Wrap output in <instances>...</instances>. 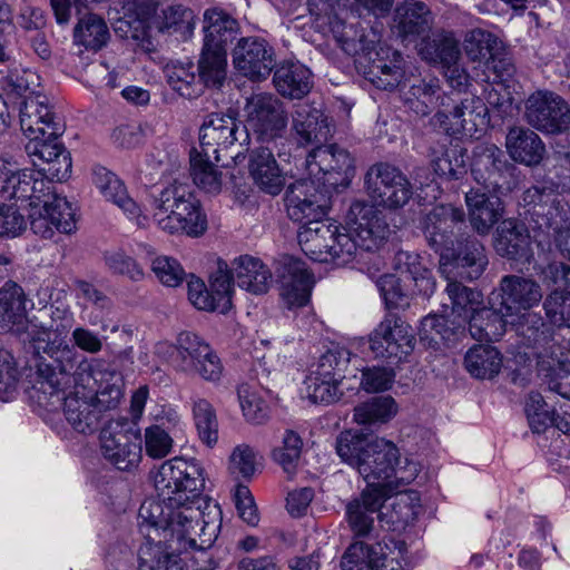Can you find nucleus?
Instances as JSON below:
<instances>
[{"label": "nucleus", "mask_w": 570, "mask_h": 570, "mask_svg": "<svg viewBox=\"0 0 570 570\" xmlns=\"http://www.w3.org/2000/svg\"><path fill=\"white\" fill-rule=\"evenodd\" d=\"M491 307H481L469 317V333L476 341H498L509 324L508 314L490 298Z\"/></svg>", "instance_id": "38"}, {"label": "nucleus", "mask_w": 570, "mask_h": 570, "mask_svg": "<svg viewBox=\"0 0 570 570\" xmlns=\"http://www.w3.org/2000/svg\"><path fill=\"white\" fill-rule=\"evenodd\" d=\"M213 156H204V151L194 150L190 154V176L194 184L208 194L222 190V171L212 161Z\"/></svg>", "instance_id": "56"}, {"label": "nucleus", "mask_w": 570, "mask_h": 570, "mask_svg": "<svg viewBox=\"0 0 570 570\" xmlns=\"http://www.w3.org/2000/svg\"><path fill=\"white\" fill-rule=\"evenodd\" d=\"M465 204L472 228L482 236L491 232L503 214V205L498 196L490 197L478 189L465 194Z\"/></svg>", "instance_id": "36"}, {"label": "nucleus", "mask_w": 570, "mask_h": 570, "mask_svg": "<svg viewBox=\"0 0 570 570\" xmlns=\"http://www.w3.org/2000/svg\"><path fill=\"white\" fill-rule=\"evenodd\" d=\"M28 321L23 288L11 281L4 283L0 288V333L21 335Z\"/></svg>", "instance_id": "34"}, {"label": "nucleus", "mask_w": 570, "mask_h": 570, "mask_svg": "<svg viewBox=\"0 0 570 570\" xmlns=\"http://www.w3.org/2000/svg\"><path fill=\"white\" fill-rule=\"evenodd\" d=\"M196 26L194 11L183 4H169L157 11L150 19V27L158 32L178 35L186 40L191 37Z\"/></svg>", "instance_id": "43"}, {"label": "nucleus", "mask_w": 570, "mask_h": 570, "mask_svg": "<svg viewBox=\"0 0 570 570\" xmlns=\"http://www.w3.org/2000/svg\"><path fill=\"white\" fill-rule=\"evenodd\" d=\"M46 353L50 362L41 361L37 364L38 401L45 406H56L61 401L63 389L70 382L91 383L94 365L90 360L81 355L75 346L66 341V334L55 335L53 343Z\"/></svg>", "instance_id": "3"}, {"label": "nucleus", "mask_w": 570, "mask_h": 570, "mask_svg": "<svg viewBox=\"0 0 570 570\" xmlns=\"http://www.w3.org/2000/svg\"><path fill=\"white\" fill-rule=\"evenodd\" d=\"M20 175L19 185H16L17 194L13 199L37 208L40 204L43 207L46 200H50L56 195L52 189V181L55 179H48L38 169H22Z\"/></svg>", "instance_id": "48"}, {"label": "nucleus", "mask_w": 570, "mask_h": 570, "mask_svg": "<svg viewBox=\"0 0 570 570\" xmlns=\"http://www.w3.org/2000/svg\"><path fill=\"white\" fill-rule=\"evenodd\" d=\"M358 473L366 482L360 498L346 507L348 524L356 537L370 534L377 511L393 491V479L402 483L412 482L419 466L407 458H402L397 446L385 439H373Z\"/></svg>", "instance_id": "2"}, {"label": "nucleus", "mask_w": 570, "mask_h": 570, "mask_svg": "<svg viewBox=\"0 0 570 570\" xmlns=\"http://www.w3.org/2000/svg\"><path fill=\"white\" fill-rule=\"evenodd\" d=\"M246 130L262 146H274L279 158L286 157L284 147L288 117L283 102L273 94H253L246 99Z\"/></svg>", "instance_id": "6"}, {"label": "nucleus", "mask_w": 570, "mask_h": 570, "mask_svg": "<svg viewBox=\"0 0 570 570\" xmlns=\"http://www.w3.org/2000/svg\"><path fill=\"white\" fill-rule=\"evenodd\" d=\"M368 342L376 358L399 363L413 352L415 338L405 321L395 313H389L371 333Z\"/></svg>", "instance_id": "13"}, {"label": "nucleus", "mask_w": 570, "mask_h": 570, "mask_svg": "<svg viewBox=\"0 0 570 570\" xmlns=\"http://www.w3.org/2000/svg\"><path fill=\"white\" fill-rule=\"evenodd\" d=\"M204 47L227 52V47L238 32V22L222 9L210 8L204 12Z\"/></svg>", "instance_id": "41"}, {"label": "nucleus", "mask_w": 570, "mask_h": 570, "mask_svg": "<svg viewBox=\"0 0 570 570\" xmlns=\"http://www.w3.org/2000/svg\"><path fill=\"white\" fill-rule=\"evenodd\" d=\"M139 429L127 417L110 420L100 432L104 458L121 471L136 468L141 460V446L138 443Z\"/></svg>", "instance_id": "10"}, {"label": "nucleus", "mask_w": 570, "mask_h": 570, "mask_svg": "<svg viewBox=\"0 0 570 570\" xmlns=\"http://www.w3.org/2000/svg\"><path fill=\"white\" fill-rule=\"evenodd\" d=\"M91 383H79L72 385L67 392V387L63 389L61 394L62 411L68 424L78 433L91 434L99 428L101 415L99 409H97L94 401V394ZM56 406H49L56 409Z\"/></svg>", "instance_id": "21"}, {"label": "nucleus", "mask_w": 570, "mask_h": 570, "mask_svg": "<svg viewBox=\"0 0 570 570\" xmlns=\"http://www.w3.org/2000/svg\"><path fill=\"white\" fill-rule=\"evenodd\" d=\"M208 512L200 518L199 527L195 528L190 534L180 541L195 549L196 552L191 558V570H214L216 564L212 554L206 550L217 538L220 528V510L218 505H208Z\"/></svg>", "instance_id": "30"}, {"label": "nucleus", "mask_w": 570, "mask_h": 570, "mask_svg": "<svg viewBox=\"0 0 570 570\" xmlns=\"http://www.w3.org/2000/svg\"><path fill=\"white\" fill-rule=\"evenodd\" d=\"M465 223V213L462 208L451 204L434 206L424 215L421 226L425 239L431 248L441 256H448L445 250H452L462 236L459 232Z\"/></svg>", "instance_id": "15"}, {"label": "nucleus", "mask_w": 570, "mask_h": 570, "mask_svg": "<svg viewBox=\"0 0 570 570\" xmlns=\"http://www.w3.org/2000/svg\"><path fill=\"white\" fill-rule=\"evenodd\" d=\"M150 259L151 271L158 281L169 287H176L183 283L186 274L180 263L169 256L158 255L149 246H144Z\"/></svg>", "instance_id": "64"}, {"label": "nucleus", "mask_w": 570, "mask_h": 570, "mask_svg": "<svg viewBox=\"0 0 570 570\" xmlns=\"http://www.w3.org/2000/svg\"><path fill=\"white\" fill-rule=\"evenodd\" d=\"M70 326V317L67 320L66 324L57 325L55 328L52 324L50 326H46L36 323L33 320H29L21 332V335L18 336L21 337L23 342L30 343L37 354H46L49 351V347H51V343H53L55 335L59 334L60 337H62L67 334Z\"/></svg>", "instance_id": "58"}, {"label": "nucleus", "mask_w": 570, "mask_h": 570, "mask_svg": "<svg viewBox=\"0 0 570 570\" xmlns=\"http://www.w3.org/2000/svg\"><path fill=\"white\" fill-rule=\"evenodd\" d=\"M419 53L422 59L440 63L442 67L460 60L461 51L459 41L452 32L435 31L432 36L423 37L419 45Z\"/></svg>", "instance_id": "46"}, {"label": "nucleus", "mask_w": 570, "mask_h": 570, "mask_svg": "<svg viewBox=\"0 0 570 570\" xmlns=\"http://www.w3.org/2000/svg\"><path fill=\"white\" fill-rule=\"evenodd\" d=\"M386 552L381 543L367 544L364 541H355L344 553L342 570H382L385 564Z\"/></svg>", "instance_id": "49"}, {"label": "nucleus", "mask_w": 570, "mask_h": 570, "mask_svg": "<svg viewBox=\"0 0 570 570\" xmlns=\"http://www.w3.org/2000/svg\"><path fill=\"white\" fill-rule=\"evenodd\" d=\"M92 382V399L100 415L105 411L116 409L124 396L121 374L116 370L94 368Z\"/></svg>", "instance_id": "45"}, {"label": "nucleus", "mask_w": 570, "mask_h": 570, "mask_svg": "<svg viewBox=\"0 0 570 570\" xmlns=\"http://www.w3.org/2000/svg\"><path fill=\"white\" fill-rule=\"evenodd\" d=\"M321 3L322 7L316 1L313 3L317 8L316 16L327 20L340 47L350 56H360V59L371 53V49L380 42L379 33L373 28H364L356 14L342 7L340 0H324Z\"/></svg>", "instance_id": "7"}, {"label": "nucleus", "mask_w": 570, "mask_h": 570, "mask_svg": "<svg viewBox=\"0 0 570 570\" xmlns=\"http://www.w3.org/2000/svg\"><path fill=\"white\" fill-rule=\"evenodd\" d=\"M274 146L255 148L249 156V173L255 184L269 195H277L284 187L285 177L279 168Z\"/></svg>", "instance_id": "33"}, {"label": "nucleus", "mask_w": 570, "mask_h": 570, "mask_svg": "<svg viewBox=\"0 0 570 570\" xmlns=\"http://www.w3.org/2000/svg\"><path fill=\"white\" fill-rule=\"evenodd\" d=\"M73 37L76 43L83 46L86 49L97 51L107 45L109 30L101 17L89 13L79 19Z\"/></svg>", "instance_id": "57"}, {"label": "nucleus", "mask_w": 570, "mask_h": 570, "mask_svg": "<svg viewBox=\"0 0 570 570\" xmlns=\"http://www.w3.org/2000/svg\"><path fill=\"white\" fill-rule=\"evenodd\" d=\"M433 122L450 136L473 137L488 122V108L478 97H468L456 105L450 114L438 110Z\"/></svg>", "instance_id": "23"}, {"label": "nucleus", "mask_w": 570, "mask_h": 570, "mask_svg": "<svg viewBox=\"0 0 570 570\" xmlns=\"http://www.w3.org/2000/svg\"><path fill=\"white\" fill-rule=\"evenodd\" d=\"M206 512L199 508L183 507L176 501L165 500L157 494V499H149L142 502L139 508V518L142 523H147L156 529L169 530L178 540L199 527L200 518Z\"/></svg>", "instance_id": "9"}, {"label": "nucleus", "mask_w": 570, "mask_h": 570, "mask_svg": "<svg viewBox=\"0 0 570 570\" xmlns=\"http://www.w3.org/2000/svg\"><path fill=\"white\" fill-rule=\"evenodd\" d=\"M524 119L537 130L559 134L569 128L570 108L559 95L538 90L524 102Z\"/></svg>", "instance_id": "17"}, {"label": "nucleus", "mask_w": 570, "mask_h": 570, "mask_svg": "<svg viewBox=\"0 0 570 570\" xmlns=\"http://www.w3.org/2000/svg\"><path fill=\"white\" fill-rule=\"evenodd\" d=\"M420 508L417 493L406 491L397 493L389 505L383 503L374 513H379L380 522L389 530L401 531L416 519Z\"/></svg>", "instance_id": "42"}, {"label": "nucleus", "mask_w": 570, "mask_h": 570, "mask_svg": "<svg viewBox=\"0 0 570 570\" xmlns=\"http://www.w3.org/2000/svg\"><path fill=\"white\" fill-rule=\"evenodd\" d=\"M311 77L309 69L304 65L285 61L275 70L273 80L282 96L301 99L312 88Z\"/></svg>", "instance_id": "44"}, {"label": "nucleus", "mask_w": 570, "mask_h": 570, "mask_svg": "<svg viewBox=\"0 0 570 570\" xmlns=\"http://www.w3.org/2000/svg\"><path fill=\"white\" fill-rule=\"evenodd\" d=\"M542 306L550 325L570 328V287H556L544 297Z\"/></svg>", "instance_id": "60"}, {"label": "nucleus", "mask_w": 570, "mask_h": 570, "mask_svg": "<svg viewBox=\"0 0 570 570\" xmlns=\"http://www.w3.org/2000/svg\"><path fill=\"white\" fill-rule=\"evenodd\" d=\"M393 265L401 276L414 283L419 294L423 296L433 294L435 281L419 254L400 250L394 256Z\"/></svg>", "instance_id": "47"}, {"label": "nucleus", "mask_w": 570, "mask_h": 570, "mask_svg": "<svg viewBox=\"0 0 570 570\" xmlns=\"http://www.w3.org/2000/svg\"><path fill=\"white\" fill-rule=\"evenodd\" d=\"M534 356L541 385L567 400L570 393V351L551 336L549 342L534 350Z\"/></svg>", "instance_id": "16"}, {"label": "nucleus", "mask_w": 570, "mask_h": 570, "mask_svg": "<svg viewBox=\"0 0 570 570\" xmlns=\"http://www.w3.org/2000/svg\"><path fill=\"white\" fill-rule=\"evenodd\" d=\"M232 271L237 285L252 294H265L271 286L272 273L257 257L242 255L235 258Z\"/></svg>", "instance_id": "37"}, {"label": "nucleus", "mask_w": 570, "mask_h": 570, "mask_svg": "<svg viewBox=\"0 0 570 570\" xmlns=\"http://www.w3.org/2000/svg\"><path fill=\"white\" fill-rule=\"evenodd\" d=\"M505 140L507 150L514 161L527 166H537L542 161L546 147L533 130L513 127L509 130Z\"/></svg>", "instance_id": "39"}, {"label": "nucleus", "mask_w": 570, "mask_h": 570, "mask_svg": "<svg viewBox=\"0 0 570 570\" xmlns=\"http://www.w3.org/2000/svg\"><path fill=\"white\" fill-rule=\"evenodd\" d=\"M169 363L185 373L198 374L216 382L223 374V364L210 345L191 332H181L175 345L165 346Z\"/></svg>", "instance_id": "8"}, {"label": "nucleus", "mask_w": 570, "mask_h": 570, "mask_svg": "<svg viewBox=\"0 0 570 570\" xmlns=\"http://www.w3.org/2000/svg\"><path fill=\"white\" fill-rule=\"evenodd\" d=\"M471 174L488 190L504 195L518 184L517 167L495 145H480L473 151Z\"/></svg>", "instance_id": "11"}, {"label": "nucleus", "mask_w": 570, "mask_h": 570, "mask_svg": "<svg viewBox=\"0 0 570 570\" xmlns=\"http://www.w3.org/2000/svg\"><path fill=\"white\" fill-rule=\"evenodd\" d=\"M509 324L515 326V332L523 344L533 350L549 342L554 333L553 326L547 323L540 313L529 311L519 315L517 322L509 321Z\"/></svg>", "instance_id": "52"}, {"label": "nucleus", "mask_w": 570, "mask_h": 570, "mask_svg": "<svg viewBox=\"0 0 570 570\" xmlns=\"http://www.w3.org/2000/svg\"><path fill=\"white\" fill-rule=\"evenodd\" d=\"M20 125L26 135L32 138L60 136L62 127L55 121V116L48 105V98L40 92H30L20 102Z\"/></svg>", "instance_id": "27"}, {"label": "nucleus", "mask_w": 570, "mask_h": 570, "mask_svg": "<svg viewBox=\"0 0 570 570\" xmlns=\"http://www.w3.org/2000/svg\"><path fill=\"white\" fill-rule=\"evenodd\" d=\"M138 570H184L178 554L163 542L144 543L138 553Z\"/></svg>", "instance_id": "54"}, {"label": "nucleus", "mask_w": 570, "mask_h": 570, "mask_svg": "<svg viewBox=\"0 0 570 570\" xmlns=\"http://www.w3.org/2000/svg\"><path fill=\"white\" fill-rule=\"evenodd\" d=\"M151 206L155 222L166 233L198 237L207 229L206 215L193 188L178 179L155 196Z\"/></svg>", "instance_id": "4"}, {"label": "nucleus", "mask_w": 570, "mask_h": 570, "mask_svg": "<svg viewBox=\"0 0 570 570\" xmlns=\"http://www.w3.org/2000/svg\"><path fill=\"white\" fill-rule=\"evenodd\" d=\"M292 132L298 145L317 147L328 141L332 128L322 110L301 102L292 111Z\"/></svg>", "instance_id": "29"}, {"label": "nucleus", "mask_w": 570, "mask_h": 570, "mask_svg": "<svg viewBox=\"0 0 570 570\" xmlns=\"http://www.w3.org/2000/svg\"><path fill=\"white\" fill-rule=\"evenodd\" d=\"M397 413L392 396H374L354 407V421L362 425L384 424Z\"/></svg>", "instance_id": "55"}, {"label": "nucleus", "mask_w": 570, "mask_h": 570, "mask_svg": "<svg viewBox=\"0 0 570 570\" xmlns=\"http://www.w3.org/2000/svg\"><path fill=\"white\" fill-rule=\"evenodd\" d=\"M233 65L253 81L265 80L275 68V50L264 38H240L233 50Z\"/></svg>", "instance_id": "22"}, {"label": "nucleus", "mask_w": 570, "mask_h": 570, "mask_svg": "<svg viewBox=\"0 0 570 570\" xmlns=\"http://www.w3.org/2000/svg\"><path fill=\"white\" fill-rule=\"evenodd\" d=\"M348 227H340L323 218L299 227L297 240L312 261L346 265L358 250H375L390 234L389 224L373 205L354 202L347 214Z\"/></svg>", "instance_id": "1"}, {"label": "nucleus", "mask_w": 570, "mask_h": 570, "mask_svg": "<svg viewBox=\"0 0 570 570\" xmlns=\"http://www.w3.org/2000/svg\"><path fill=\"white\" fill-rule=\"evenodd\" d=\"M314 179H301L288 186L285 206L288 217L302 225L320 220L326 215L328 189L320 188Z\"/></svg>", "instance_id": "19"}, {"label": "nucleus", "mask_w": 570, "mask_h": 570, "mask_svg": "<svg viewBox=\"0 0 570 570\" xmlns=\"http://www.w3.org/2000/svg\"><path fill=\"white\" fill-rule=\"evenodd\" d=\"M466 371L475 379L490 380L499 374L502 366L500 352L491 345H474L464 357Z\"/></svg>", "instance_id": "51"}, {"label": "nucleus", "mask_w": 570, "mask_h": 570, "mask_svg": "<svg viewBox=\"0 0 570 570\" xmlns=\"http://www.w3.org/2000/svg\"><path fill=\"white\" fill-rule=\"evenodd\" d=\"M500 298L498 305L509 317L518 315L521 311H529L542 299L540 285L533 279L517 275H505L500 282V293L492 294Z\"/></svg>", "instance_id": "28"}, {"label": "nucleus", "mask_w": 570, "mask_h": 570, "mask_svg": "<svg viewBox=\"0 0 570 570\" xmlns=\"http://www.w3.org/2000/svg\"><path fill=\"white\" fill-rule=\"evenodd\" d=\"M279 292L288 308L306 305L314 285L313 274L306 264L293 256H284L276 268Z\"/></svg>", "instance_id": "24"}, {"label": "nucleus", "mask_w": 570, "mask_h": 570, "mask_svg": "<svg viewBox=\"0 0 570 570\" xmlns=\"http://www.w3.org/2000/svg\"><path fill=\"white\" fill-rule=\"evenodd\" d=\"M458 248L453 245L452 250H445L448 256L442 258H451L450 264H443V272L448 266H451V273L454 277H460L465 281H473L479 278L488 264L484 246L475 238L460 237V243H456Z\"/></svg>", "instance_id": "31"}, {"label": "nucleus", "mask_w": 570, "mask_h": 570, "mask_svg": "<svg viewBox=\"0 0 570 570\" xmlns=\"http://www.w3.org/2000/svg\"><path fill=\"white\" fill-rule=\"evenodd\" d=\"M154 484L156 492L165 500L176 501L183 507H194L208 512L212 504L203 497L205 474L202 464L195 459L175 456L165 461L158 469Z\"/></svg>", "instance_id": "5"}, {"label": "nucleus", "mask_w": 570, "mask_h": 570, "mask_svg": "<svg viewBox=\"0 0 570 570\" xmlns=\"http://www.w3.org/2000/svg\"><path fill=\"white\" fill-rule=\"evenodd\" d=\"M522 204L527 213L535 218L540 228L547 227L554 232H566L570 224V208L567 202L551 187L532 186L522 195Z\"/></svg>", "instance_id": "18"}, {"label": "nucleus", "mask_w": 570, "mask_h": 570, "mask_svg": "<svg viewBox=\"0 0 570 570\" xmlns=\"http://www.w3.org/2000/svg\"><path fill=\"white\" fill-rule=\"evenodd\" d=\"M193 414L199 439L212 448L218 440V421L215 409L207 400L198 397L193 403Z\"/></svg>", "instance_id": "61"}, {"label": "nucleus", "mask_w": 570, "mask_h": 570, "mask_svg": "<svg viewBox=\"0 0 570 570\" xmlns=\"http://www.w3.org/2000/svg\"><path fill=\"white\" fill-rule=\"evenodd\" d=\"M395 27L401 37H425L431 30L433 16L426 3L405 0L395 10Z\"/></svg>", "instance_id": "40"}, {"label": "nucleus", "mask_w": 570, "mask_h": 570, "mask_svg": "<svg viewBox=\"0 0 570 570\" xmlns=\"http://www.w3.org/2000/svg\"><path fill=\"white\" fill-rule=\"evenodd\" d=\"M446 278L449 279L446 293L452 302L453 313H456L463 320L469 318L474 311L479 309V305L482 303L481 292L462 285L460 282L450 278L449 275Z\"/></svg>", "instance_id": "62"}, {"label": "nucleus", "mask_w": 570, "mask_h": 570, "mask_svg": "<svg viewBox=\"0 0 570 570\" xmlns=\"http://www.w3.org/2000/svg\"><path fill=\"white\" fill-rule=\"evenodd\" d=\"M494 248L500 256L513 261L530 262L532 257L529 232L513 219H504L499 225Z\"/></svg>", "instance_id": "35"}, {"label": "nucleus", "mask_w": 570, "mask_h": 570, "mask_svg": "<svg viewBox=\"0 0 570 570\" xmlns=\"http://www.w3.org/2000/svg\"><path fill=\"white\" fill-rule=\"evenodd\" d=\"M404 102L417 116L430 115L440 104L444 105L439 80H416L405 92Z\"/></svg>", "instance_id": "50"}, {"label": "nucleus", "mask_w": 570, "mask_h": 570, "mask_svg": "<svg viewBox=\"0 0 570 570\" xmlns=\"http://www.w3.org/2000/svg\"><path fill=\"white\" fill-rule=\"evenodd\" d=\"M364 65L365 78L376 88L392 90L396 88L404 77V60L402 55L389 47L371 49L361 58Z\"/></svg>", "instance_id": "25"}, {"label": "nucleus", "mask_w": 570, "mask_h": 570, "mask_svg": "<svg viewBox=\"0 0 570 570\" xmlns=\"http://www.w3.org/2000/svg\"><path fill=\"white\" fill-rule=\"evenodd\" d=\"M197 71L200 85L222 87L227 76V52L203 46Z\"/></svg>", "instance_id": "53"}, {"label": "nucleus", "mask_w": 570, "mask_h": 570, "mask_svg": "<svg viewBox=\"0 0 570 570\" xmlns=\"http://www.w3.org/2000/svg\"><path fill=\"white\" fill-rule=\"evenodd\" d=\"M91 176L92 184L106 200L118 206L129 218L136 219L138 225L145 224L147 217L141 215L139 205L128 195L127 187L115 173L97 165Z\"/></svg>", "instance_id": "32"}, {"label": "nucleus", "mask_w": 570, "mask_h": 570, "mask_svg": "<svg viewBox=\"0 0 570 570\" xmlns=\"http://www.w3.org/2000/svg\"><path fill=\"white\" fill-rule=\"evenodd\" d=\"M372 440L351 431L341 432L336 439V453L344 462L358 471L360 464L365 459L370 444H372Z\"/></svg>", "instance_id": "63"}, {"label": "nucleus", "mask_w": 570, "mask_h": 570, "mask_svg": "<svg viewBox=\"0 0 570 570\" xmlns=\"http://www.w3.org/2000/svg\"><path fill=\"white\" fill-rule=\"evenodd\" d=\"M58 137L40 136V138H32L27 146V150L29 155L37 157L33 165L38 167L40 174L46 175L48 179L62 181L70 176L71 157L58 140Z\"/></svg>", "instance_id": "26"}, {"label": "nucleus", "mask_w": 570, "mask_h": 570, "mask_svg": "<svg viewBox=\"0 0 570 570\" xmlns=\"http://www.w3.org/2000/svg\"><path fill=\"white\" fill-rule=\"evenodd\" d=\"M169 86L180 96L191 99L202 92V85L191 62H177L166 68Z\"/></svg>", "instance_id": "59"}, {"label": "nucleus", "mask_w": 570, "mask_h": 570, "mask_svg": "<svg viewBox=\"0 0 570 570\" xmlns=\"http://www.w3.org/2000/svg\"><path fill=\"white\" fill-rule=\"evenodd\" d=\"M368 197L379 206L397 209L413 196V187L400 168L389 163L372 165L364 177Z\"/></svg>", "instance_id": "12"}, {"label": "nucleus", "mask_w": 570, "mask_h": 570, "mask_svg": "<svg viewBox=\"0 0 570 570\" xmlns=\"http://www.w3.org/2000/svg\"><path fill=\"white\" fill-rule=\"evenodd\" d=\"M246 127L232 114L212 112L207 115L199 129L200 151L219 161V151L228 149L235 142L246 141Z\"/></svg>", "instance_id": "20"}, {"label": "nucleus", "mask_w": 570, "mask_h": 570, "mask_svg": "<svg viewBox=\"0 0 570 570\" xmlns=\"http://www.w3.org/2000/svg\"><path fill=\"white\" fill-rule=\"evenodd\" d=\"M306 169L324 188L347 186L354 176V160L350 153L336 145L315 147L306 157Z\"/></svg>", "instance_id": "14"}]
</instances>
